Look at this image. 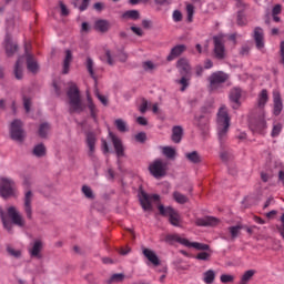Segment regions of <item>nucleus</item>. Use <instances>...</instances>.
I'll return each mask as SVG.
<instances>
[{
  "label": "nucleus",
  "mask_w": 284,
  "mask_h": 284,
  "mask_svg": "<svg viewBox=\"0 0 284 284\" xmlns=\"http://www.w3.org/2000/svg\"><path fill=\"white\" fill-rule=\"evenodd\" d=\"M230 113L227 112V106L222 105L217 112L216 126L219 141L223 143L227 139V132H230Z\"/></svg>",
  "instance_id": "nucleus-1"
},
{
  "label": "nucleus",
  "mask_w": 284,
  "mask_h": 284,
  "mask_svg": "<svg viewBox=\"0 0 284 284\" xmlns=\"http://www.w3.org/2000/svg\"><path fill=\"white\" fill-rule=\"evenodd\" d=\"M68 99L70 105V112H83L85 105L81 102V94L79 93V88L74 82L69 83Z\"/></svg>",
  "instance_id": "nucleus-2"
},
{
  "label": "nucleus",
  "mask_w": 284,
  "mask_h": 284,
  "mask_svg": "<svg viewBox=\"0 0 284 284\" xmlns=\"http://www.w3.org/2000/svg\"><path fill=\"white\" fill-rule=\"evenodd\" d=\"M166 242L168 243H180L181 245H184V247H193L194 250H197L199 252H210V245L199 243V242H190V240L185 237H181L179 234H169L166 235Z\"/></svg>",
  "instance_id": "nucleus-3"
},
{
  "label": "nucleus",
  "mask_w": 284,
  "mask_h": 284,
  "mask_svg": "<svg viewBox=\"0 0 284 284\" xmlns=\"http://www.w3.org/2000/svg\"><path fill=\"white\" fill-rule=\"evenodd\" d=\"M230 79V75L223 71H216L209 77V88L211 92H216L223 89V84Z\"/></svg>",
  "instance_id": "nucleus-4"
},
{
  "label": "nucleus",
  "mask_w": 284,
  "mask_h": 284,
  "mask_svg": "<svg viewBox=\"0 0 284 284\" xmlns=\"http://www.w3.org/2000/svg\"><path fill=\"white\" fill-rule=\"evenodd\" d=\"M158 210L162 216H169L171 225H174V227L181 226V215L172 206L165 207L163 204H159Z\"/></svg>",
  "instance_id": "nucleus-5"
},
{
  "label": "nucleus",
  "mask_w": 284,
  "mask_h": 284,
  "mask_svg": "<svg viewBox=\"0 0 284 284\" xmlns=\"http://www.w3.org/2000/svg\"><path fill=\"white\" fill-rule=\"evenodd\" d=\"M0 195L2 199H9V196L17 195V186L14 181L6 178H0Z\"/></svg>",
  "instance_id": "nucleus-6"
},
{
  "label": "nucleus",
  "mask_w": 284,
  "mask_h": 284,
  "mask_svg": "<svg viewBox=\"0 0 284 284\" xmlns=\"http://www.w3.org/2000/svg\"><path fill=\"white\" fill-rule=\"evenodd\" d=\"M250 128L252 132L263 134L267 130V120L265 119V110L260 111L258 115L251 121Z\"/></svg>",
  "instance_id": "nucleus-7"
},
{
  "label": "nucleus",
  "mask_w": 284,
  "mask_h": 284,
  "mask_svg": "<svg viewBox=\"0 0 284 284\" xmlns=\"http://www.w3.org/2000/svg\"><path fill=\"white\" fill-rule=\"evenodd\" d=\"M140 203L144 212H152V203H159L161 196L159 194H148L144 191H141L139 194Z\"/></svg>",
  "instance_id": "nucleus-8"
},
{
  "label": "nucleus",
  "mask_w": 284,
  "mask_h": 284,
  "mask_svg": "<svg viewBox=\"0 0 284 284\" xmlns=\"http://www.w3.org/2000/svg\"><path fill=\"white\" fill-rule=\"evenodd\" d=\"M10 136L13 141H23L26 139V131H23V122L14 120L10 124Z\"/></svg>",
  "instance_id": "nucleus-9"
},
{
  "label": "nucleus",
  "mask_w": 284,
  "mask_h": 284,
  "mask_svg": "<svg viewBox=\"0 0 284 284\" xmlns=\"http://www.w3.org/2000/svg\"><path fill=\"white\" fill-rule=\"evenodd\" d=\"M225 37L223 33L213 37L214 55L216 59H225Z\"/></svg>",
  "instance_id": "nucleus-10"
},
{
  "label": "nucleus",
  "mask_w": 284,
  "mask_h": 284,
  "mask_svg": "<svg viewBox=\"0 0 284 284\" xmlns=\"http://www.w3.org/2000/svg\"><path fill=\"white\" fill-rule=\"evenodd\" d=\"M149 170L155 179H161V176H165L166 164L161 160H155L152 164H150Z\"/></svg>",
  "instance_id": "nucleus-11"
},
{
  "label": "nucleus",
  "mask_w": 284,
  "mask_h": 284,
  "mask_svg": "<svg viewBox=\"0 0 284 284\" xmlns=\"http://www.w3.org/2000/svg\"><path fill=\"white\" fill-rule=\"evenodd\" d=\"M142 254L148 261L146 265H153L154 267H159V265H161L159 255H156V252H154L152 248H142Z\"/></svg>",
  "instance_id": "nucleus-12"
},
{
  "label": "nucleus",
  "mask_w": 284,
  "mask_h": 284,
  "mask_svg": "<svg viewBox=\"0 0 284 284\" xmlns=\"http://www.w3.org/2000/svg\"><path fill=\"white\" fill-rule=\"evenodd\" d=\"M8 216L14 225H18V227H23V225H26V220H23L21 213L17 211V207L10 206L8 209Z\"/></svg>",
  "instance_id": "nucleus-13"
},
{
  "label": "nucleus",
  "mask_w": 284,
  "mask_h": 284,
  "mask_svg": "<svg viewBox=\"0 0 284 284\" xmlns=\"http://www.w3.org/2000/svg\"><path fill=\"white\" fill-rule=\"evenodd\" d=\"M109 135L111 136L118 159L125 156V146H123L121 139L114 135L112 132H110Z\"/></svg>",
  "instance_id": "nucleus-14"
},
{
  "label": "nucleus",
  "mask_w": 284,
  "mask_h": 284,
  "mask_svg": "<svg viewBox=\"0 0 284 284\" xmlns=\"http://www.w3.org/2000/svg\"><path fill=\"white\" fill-rule=\"evenodd\" d=\"M105 58L109 65H114L116 61H122V62L128 61V54H125V52L123 51H119L118 53H112L110 51H106Z\"/></svg>",
  "instance_id": "nucleus-15"
},
{
  "label": "nucleus",
  "mask_w": 284,
  "mask_h": 284,
  "mask_svg": "<svg viewBox=\"0 0 284 284\" xmlns=\"http://www.w3.org/2000/svg\"><path fill=\"white\" fill-rule=\"evenodd\" d=\"M195 225L199 227H214V225H219V219L214 216H205L195 220Z\"/></svg>",
  "instance_id": "nucleus-16"
},
{
  "label": "nucleus",
  "mask_w": 284,
  "mask_h": 284,
  "mask_svg": "<svg viewBox=\"0 0 284 284\" xmlns=\"http://www.w3.org/2000/svg\"><path fill=\"white\" fill-rule=\"evenodd\" d=\"M283 112V100L281 99V93L278 91L273 92V114L278 116Z\"/></svg>",
  "instance_id": "nucleus-17"
},
{
  "label": "nucleus",
  "mask_w": 284,
  "mask_h": 284,
  "mask_svg": "<svg viewBox=\"0 0 284 284\" xmlns=\"http://www.w3.org/2000/svg\"><path fill=\"white\" fill-rule=\"evenodd\" d=\"M32 192L27 191L24 193V212L29 219H32Z\"/></svg>",
  "instance_id": "nucleus-18"
},
{
  "label": "nucleus",
  "mask_w": 284,
  "mask_h": 284,
  "mask_svg": "<svg viewBox=\"0 0 284 284\" xmlns=\"http://www.w3.org/2000/svg\"><path fill=\"white\" fill-rule=\"evenodd\" d=\"M27 70H29L32 74H37L39 72V62L34 59V55L27 53Z\"/></svg>",
  "instance_id": "nucleus-19"
},
{
  "label": "nucleus",
  "mask_w": 284,
  "mask_h": 284,
  "mask_svg": "<svg viewBox=\"0 0 284 284\" xmlns=\"http://www.w3.org/2000/svg\"><path fill=\"white\" fill-rule=\"evenodd\" d=\"M267 101H270V94L267 90L263 89L257 95V108H260V112L267 105Z\"/></svg>",
  "instance_id": "nucleus-20"
},
{
  "label": "nucleus",
  "mask_w": 284,
  "mask_h": 284,
  "mask_svg": "<svg viewBox=\"0 0 284 284\" xmlns=\"http://www.w3.org/2000/svg\"><path fill=\"white\" fill-rule=\"evenodd\" d=\"M185 52V45L184 44H178L175 45L170 54L168 55V61H174L178 57H181Z\"/></svg>",
  "instance_id": "nucleus-21"
},
{
  "label": "nucleus",
  "mask_w": 284,
  "mask_h": 284,
  "mask_svg": "<svg viewBox=\"0 0 284 284\" xmlns=\"http://www.w3.org/2000/svg\"><path fill=\"white\" fill-rule=\"evenodd\" d=\"M254 39H255L257 50H263V48H265V42L263 40V29L255 28Z\"/></svg>",
  "instance_id": "nucleus-22"
},
{
  "label": "nucleus",
  "mask_w": 284,
  "mask_h": 284,
  "mask_svg": "<svg viewBox=\"0 0 284 284\" xmlns=\"http://www.w3.org/2000/svg\"><path fill=\"white\" fill-rule=\"evenodd\" d=\"M241 97H243V91H241V89L234 88L231 90L230 101H232V103H235L236 106L241 105Z\"/></svg>",
  "instance_id": "nucleus-23"
},
{
  "label": "nucleus",
  "mask_w": 284,
  "mask_h": 284,
  "mask_svg": "<svg viewBox=\"0 0 284 284\" xmlns=\"http://www.w3.org/2000/svg\"><path fill=\"white\" fill-rule=\"evenodd\" d=\"M111 24L110 21L108 20H97L94 23V29L98 30V32H108V30H110Z\"/></svg>",
  "instance_id": "nucleus-24"
},
{
  "label": "nucleus",
  "mask_w": 284,
  "mask_h": 284,
  "mask_svg": "<svg viewBox=\"0 0 284 284\" xmlns=\"http://www.w3.org/2000/svg\"><path fill=\"white\" fill-rule=\"evenodd\" d=\"M14 77L18 80L23 79V58H19L14 65Z\"/></svg>",
  "instance_id": "nucleus-25"
},
{
  "label": "nucleus",
  "mask_w": 284,
  "mask_h": 284,
  "mask_svg": "<svg viewBox=\"0 0 284 284\" xmlns=\"http://www.w3.org/2000/svg\"><path fill=\"white\" fill-rule=\"evenodd\" d=\"M87 145L89 148L90 155L94 154V146L97 145V135L94 133L87 134Z\"/></svg>",
  "instance_id": "nucleus-26"
},
{
  "label": "nucleus",
  "mask_w": 284,
  "mask_h": 284,
  "mask_svg": "<svg viewBox=\"0 0 284 284\" xmlns=\"http://www.w3.org/2000/svg\"><path fill=\"white\" fill-rule=\"evenodd\" d=\"M216 280V272L214 270H207L203 273V283L213 284Z\"/></svg>",
  "instance_id": "nucleus-27"
},
{
  "label": "nucleus",
  "mask_w": 284,
  "mask_h": 284,
  "mask_svg": "<svg viewBox=\"0 0 284 284\" xmlns=\"http://www.w3.org/2000/svg\"><path fill=\"white\" fill-rule=\"evenodd\" d=\"M87 101H88V108L90 110V114L92 119L97 120V114L99 110L97 109V105H94V102H92V98L90 97V92L87 91Z\"/></svg>",
  "instance_id": "nucleus-28"
},
{
  "label": "nucleus",
  "mask_w": 284,
  "mask_h": 284,
  "mask_svg": "<svg viewBox=\"0 0 284 284\" xmlns=\"http://www.w3.org/2000/svg\"><path fill=\"white\" fill-rule=\"evenodd\" d=\"M70 63H72V51L67 50L62 70L63 74H68V72H70Z\"/></svg>",
  "instance_id": "nucleus-29"
},
{
  "label": "nucleus",
  "mask_w": 284,
  "mask_h": 284,
  "mask_svg": "<svg viewBox=\"0 0 284 284\" xmlns=\"http://www.w3.org/2000/svg\"><path fill=\"white\" fill-rule=\"evenodd\" d=\"M181 139H183V128L174 126L172 133L173 143H181Z\"/></svg>",
  "instance_id": "nucleus-30"
},
{
  "label": "nucleus",
  "mask_w": 284,
  "mask_h": 284,
  "mask_svg": "<svg viewBox=\"0 0 284 284\" xmlns=\"http://www.w3.org/2000/svg\"><path fill=\"white\" fill-rule=\"evenodd\" d=\"M42 248H43V243L41 242V240H37L33 243L32 248L30 250L31 256H39Z\"/></svg>",
  "instance_id": "nucleus-31"
},
{
  "label": "nucleus",
  "mask_w": 284,
  "mask_h": 284,
  "mask_svg": "<svg viewBox=\"0 0 284 284\" xmlns=\"http://www.w3.org/2000/svg\"><path fill=\"white\" fill-rule=\"evenodd\" d=\"M125 278V275L123 273H115L111 275L109 280H106L108 284H116L122 283V281Z\"/></svg>",
  "instance_id": "nucleus-32"
},
{
  "label": "nucleus",
  "mask_w": 284,
  "mask_h": 284,
  "mask_svg": "<svg viewBox=\"0 0 284 284\" xmlns=\"http://www.w3.org/2000/svg\"><path fill=\"white\" fill-rule=\"evenodd\" d=\"M173 199L175 203H179L180 205H184V203H187L189 201L187 196H185L179 191L173 192Z\"/></svg>",
  "instance_id": "nucleus-33"
},
{
  "label": "nucleus",
  "mask_w": 284,
  "mask_h": 284,
  "mask_svg": "<svg viewBox=\"0 0 284 284\" xmlns=\"http://www.w3.org/2000/svg\"><path fill=\"white\" fill-rule=\"evenodd\" d=\"M255 274H256V271H254V270L246 271L242 275V278H241L239 284H247V283H250V281L252 280V276H254Z\"/></svg>",
  "instance_id": "nucleus-34"
},
{
  "label": "nucleus",
  "mask_w": 284,
  "mask_h": 284,
  "mask_svg": "<svg viewBox=\"0 0 284 284\" xmlns=\"http://www.w3.org/2000/svg\"><path fill=\"white\" fill-rule=\"evenodd\" d=\"M140 13L136 10H129L122 14V19H132L133 21H136L140 19Z\"/></svg>",
  "instance_id": "nucleus-35"
},
{
  "label": "nucleus",
  "mask_w": 284,
  "mask_h": 284,
  "mask_svg": "<svg viewBox=\"0 0 284 284\" xmlns=\"http://www.w3.org/2000/svg\"><path fill=\"white\" fill-rule=\"evenodd\" d=\"M178 68L180 70V72H185L189 73L190 72V63L187 62L186 59H180L178 61Z\"/></svg>",
  "instance_id": "nucleus-36"
},
{
  "label": "nucleus",
  "mask_w": 284,
  "mask_h": 284,
  "mask_svg": "<svg viewBox=\"0 0 284 284\" xmlns=\"http://www.w3.org/2000/svg\"><path fill=\"white\" fill-rule=\"evenodd\" d=\"M162 154H164L166 159H174V156H176V149L172 146H164L162 148Z\"/></svg>",
  "instance_id": "nucleus-37"
},
{
  "label": "nucleus",
  "mask_w": 284,
  "mask_h": 284,
  "mask_svg": "<svg viewBox=\"0 0 284 284\" xmlns=\"http://www.w3.org/2000/svg\"><path fill=\"white\" fill-rule=\"evenodd\" d=\"M85 65L90 77H92L94 81H97V73L94 72V61H92L91 58H88Z\"/></svg>",
  "instance_id": "nucleus-38"
},
{
  "label": "nucleus",
  "mask_w": 284,
  "mask_h": 284,
  "mask_svg": "<svg viewBox=\"0 0 284 284\" xmlns=\"http://www.w3.org/2000/svg\"><path fill=\"white\" fill-rule=\"evenodd\" d=\"M6 52L8 57H12V54L17 52V44L12 43L10 39L6 40Z\"/></svg>",
  "instance_id": "nucleus-39"
},
{
  "label": "nucleus",
  "mask_w": 284,
  "mask_h": 284,
  "mask_svg": "<svg viewBox=\"0 0 284 284\" xmlns=\"http://www.w3.org/2000/svg\"><path fill=\"white\" fill-rule=\"evenodd\" d=\"M185 158L191 162V163H201V155L196 151L190 152L185 154Z\"/></svg>",
  "instance_id": "nucleus-40"
},
{
  "label": "nucleus",
  "mask_w": 284,
  "mask_h": 284,
  "mask_svg": "<svg viewBox=\"0 0 284 284\" xmlns=\"http://www.w3.org/2000/svg\"><path fill=\"white\" fill-rule=\"evenodd\" d=\"M114 125L119 132H128V123L123 119L115 120Z\"/></svg>",
  "instance_id": "nucleus-41"
},
{
  "label": "nucleus",
  "mask_w": 284,
  "mask_h": 284,
  "mask_svg": "<svg viewBox=\"0 0 284 284\" xmlns=\"http://www.w3.org/2000/svg\"><path fill=\"white\" fill-rule=\"evenodd\" d=\"M48 132H50V124L42 123L39 128V136L45 139L48 136Z\"/></svg>",
  "instance_id": "nucleus-42"
},
{
  "label": "nucleus",
  "mask_w": 284,
  "mask_h": 284,
  "mask_svg": "<svg viewBox=\"0 0 284 284\" xmlns=\"http://www.w3.org/2000/svg\"><path fill=\"white\" fill-rule=\"evenodd\" d=\"M195 258L197 261H210V258H212V251L209 250V252H200Z\"/></svg>",
  "instance_id": "nucleus-43"
},
{
  "label": "nucleus",
  "mask_w": 284,
  "mask_h": 284,
  "mask_svg": "<svg viewBox=\"0 0 284 284\" xmlns=\"http://www.w3.org/2000/svg\"><path fill=\"white\" fill-rule=\"evenodd\" d=\"M33 154L36 156H45V146L43 144H38L33 149Z\"/></svg>",
  "instance_id": "nucleus-44"
},
{
  "label": "nucleus",
  "mask_w": 284,
  "mask_h": 284,
  "mask_svg": "<svg viewBox=\"0 0 284 284\" xmlns=\"http://www.w3.org/2000/svg\"><path fill=\"white\" fill-rule=\"evenodd\" d=\"M282 131H283V124L276 123V124L273 125L271 136L273 139H276V136H278V134H281Z\"/></svg>",
  "instance_id": "nucleus-45"
},
{
  "label": "nucleus",
  "mask_w": 284,
  "mask_h": 284,
  "mask_svg": "<svg viewBox=\"0 0 284 284\" xmlns=\"http://www.w3.org/2000/svg\"><path fill=\"white\" fill-rule=\"evenodd\" d=\"M178 83L182 85L181 92H185V90H187V87L190 85V77H182L181 80L178 81Z\"/></svg>",
  "instance_id": "nucleus-46"
},
{
  "label": "nucleus",
  "mask_w": 284,
  "mask_h": 284,
  "mask_svg": "<svg viewBox=\"0 0 284 284\" xmlns=\"http://www.w3.org/2000/svg\"><path fill=\"white\" fill-rule=\"evenodd\" d=\"M142 68L146 72H151V70H154L156 68V64H154V62L152 61H145L142 63Z\"/></svg>",
  "instance_id": "nucleus-47"
},
{
  "label": "nucleus",
  "mask_w": 284,
  "mask_h": 284,
  "mask_svg": "<svg viewBox=\"0 0 284 284\" xmlns=\"http://www.w3.org/2000/svg\"><path fill=\"white\" fill-rule=\"evenodd\" d=\"M220 281H221V283H234V275L222 274L220 276Z\"/></svg>",
  "instance_id": "nucleus-48"
},
{
  "label": "nucleus",
  "mask_w": 284,
  "mask_h": 284,
  "mask_svg": "<svg viewBox=\"0 0 284 284\" xmlns=\"http://www.w3.org/2000/svg\"><path fill=\"white\" fill-rule=\"evenodd\" d=\"M82 192L87 199H94V193H92V189L88 185L82 186Z\"/></svg>",
  "instance_id": "nucleus-49"
},
{
  "label": "nucleus",
  "mask_w": 284,
  "mask_h": 284,
  "mask_svg": "<svg viewBox=\"0 0 284 284\" xmlns=\"http://www.w3.org/2000/svg\"><path fill=\"white\" fill-rule=\"evenodd\" d=\"M230 234L232 236V239H236V236H239L240 232H241V226H231L229 227Z\"/></svg>",
  "instance_id": "nucleus-50"
},
{
  "label": "nucleus",
  "mask_w": 284,
  "mask_h": 284,
  "mask_svg": "<svg viewBox=\"0 0 284 284\" xmlns=\"http://www.w3.org/2000/svg\"><path fill=\"white\" fill-rule=\"evenodd\" d=\"M186 12H187V21L192 22L194 17V7L192 4H186Z\"/></svg>",
  "instance_id": "nucleus-51"
},
{
  "label": "nucleus",
  "mask_w": 284,
  "mask_h": 284,
  "mask_svg": "<svg viewBox=\"0 0 284 284\" xmlns=\"http://www.w3.org/2000/svg\"><path fill=\"white\" fill-rule=\"evenodd\" d=\"M0 216H1V220H2V223H3L4 227H6V230H8V231L12 230V224H10V222H8L6 220V215L3 214L2 210H0Z\"/></svg>",
  "instance_id": "nucleus-52"
},
{
  "label": "nucleus",
  "mask_w": 284,
  "mask_h": 284,
  "mask_svg": "<svg viewBox=\"0 0 284 284\" xmlns=\"http://www.w3.org/2000/svg\"><path fill=\"white\" fill-rule=\"evenodd\" d=\"M7 252L10 254V256H14L16 258H19V256H21V251H17L10 246H8Z\"/></svg>",
  "instance_id": "nucleus-53"
},
{
  "label": "nucleus",
  "mask_w": 284,
  "mask_h": 284,
  "mask_svg": "<svg viewBox=\"0 0 284 284\" xmlns=\"http://www.w3.org/2000/svg\"><path fill=\"white\" fill-rule=\"evenodd\" d=\"M60 10L62 17H68L70 14V10H68V7H65L63 1H60Z\"/></svg>",
  "instance_id": "nucleus-54"
},
{
  "label": "nucleus",
  "mask_w": 284,
  "mask_h": 284,
  "mask_svg": "<svg viewBox=\"0 0 284 284\" xmlns=\"http://www.w3.org/2000/svg\"><path fill=\"white\" fill-rule=\"evenodd\" d=\"M183 20V13H181V11L175 10L173 12V21H175V23H179V21Z\"/></svg>",
  "instance_id": "nucleus-55"
},
{
  "label": "nucleus",
  "mask_w": 284,
  "mask_h": 284,
  "mask_svg": "<svg viewBox=\"0 0 284 284\" xmlns=\"http://www.w3.org/2000/svg\"><path fill=\"white\" fill-rule=\"evenodd\" d=\"M95 97L99 99V101L102 103V105H108V97L102 95L98 91H95Z\"/></svg>",
  "instance_id": "nucleus-56"
},
{
  "label": "nucleus",
  "mask_w": 284,
  "mask_h": 284,
  "mask_svg": "<svg viewBox=\"0 0 284 284\" xmlns=\"http://www.w3.org/2000/svg\"><path fill=\"white\" fill-rule=\"evenodd\" d=\"M146 139L148 136L145 135L144 132H140L135 135V141H138L139 143H145Z\"/></svg>",
  "instance_id": "nucleus-57"
},
{
  "label": "nucleus",
  "mask_w": 284,
  "mask_h": 284,
  "mask_svg": "<svg viewBox=\"0 0 284 284\" xmlns=\"http://www.w3.org/2000/svg\"><path fill=\"white\" fill-rule=\"evenodd\" d=\"M149 105H150V103L146 100H143L142 104L140 105V112L142 114H145V112H148Z\"/></svg>",
  "instance_id": "nucleus-58"
},
{
  "label": "nucleus",
  "mask_w": 284,
  "mask_h": 284,
  "mask_svg": "<svg viewBox=\"0 0 284 284\" xmlns=\"http://www.w3.org/2000/svg\"><path fill=\"white\" fill-rule=\"evenodd\" d=\"M245 23H246L245 17H243V13L239 12L237 13V24L245 26Z\"/></svg>",
  "instance_id": "nucleus-59"
},
{
  "label": "nucleus",
  "mask_w": 284,
  "mask_h": 284,
  "mask_svg": "<svg viewBox=\"0 0 284 284\" xmlns=\"http://www.w3.org/2000/svg\"><path fill=\"white\" fill-rule=\"evenodd\" d=\"M132 32H134V34H136L138 37H143V29H141L140 27H131Z\"/></svg>",
  "instance_id": "nucleus-60"
},
{
  "label": "nucleus",
  "mask_w": 284,
  "mask_h": 284,
  "mask_svg": "<svg viewBox=\"0 0 284 284\" xmlns=\"http://www.w3.org/2000/svg\"><path fill=\"white\" fill-rule=\"evenodd\" d=\"M89 4H90V0H83L82 4L79 7L80 12L88 10Z\"/></svg>",
  "instance_id": "nucleus-61"
},
{
  "label": "nucleus",
  "mask_w": 284,
  "mask_h": 284,
  "mask_svg": "<svg viewBox=\"0 0 284 284\" xmlns=\"http://www.w3.org/2000/svg\"><path fill=\"white\" fill-rule=\"evenodd\" d=\"M102 152L103 154H108V152H110V148L108 146V142L105 140H102Z\"/></svg>",
  "instance_id": "nucleus-62"
},
{
  "label": "nucleus",
  "mask_w": 284,
  "mask_h": 284,
  "mask_svg": "<svg viewBox=\"0 0 284 284\" xmlns=\"http://www.w3.org/2000/svg\"><path fill=\"white\" fill-rule=\"evenodd\" d=\"M23 105H24L26 112H30V99L23 98Z\"/></svg>",
  "instance_id": "nucleus-63"
},
{
  "label": "nucleus",
  "mask_w": 284,
  "mask_h": 284,
  "mask_svg": "<svg viewBox=\"0 0 284 284\" xmlns=\"http://www.w3.org/2000/svg\"><path fill=\"white\" fill-rule=\"evenodd\" d=\"M139 125H148V119L143 118V116H139L136 119Z\"/></svg>",
  "instance_id": "nucleus-64"
}]
</instances>
